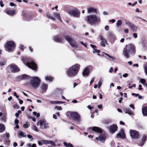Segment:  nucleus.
I'll return each instance as SVG.
<instances>
[{
	"label": "nucleus",
	"instance_id": "nucleus-60",
	"mask_svg": "<svg viewBox=\"0 0 147 147\" xmlns=\"http://www.w3.org/2000/svg\"><path fill=\"white\" fill-rule=\"evenodd\" d=\"M129 107L132 108L133 109H135L134 105L132 104L130 105H129Z\"/></svg>",
	"mask_w": 147,
	"mask_h": 147
},
{
	"label": "nucleus",
	"instance_id": "nucleus-16",
	"mask_svg": "<svg viewBox=\"0 0 147 147\" xmlns=\"http://www.w3.org/2000/svg\"><path fill=\"white\" fill-rule=\"evenodd\" d=\"M106 138V136L105 134H100L98 138L96 137V139L97 140L104 141L105 140Z\"/></svg>",
	"mask_w": 147,
	"mask_h": 147
},
{
	"label": "nucleus",
	"instance_id": "nucleus-34",
	"mask_svg": "<svg viewBox=\"0 0 147 147\" xmlns=\"http://www.w3.org/2000/svg\"><path fill=\"white\" fill-rule=\"evenodd\" d=\"M141 83L144 85L147 86V84L145 80L144 79H141L140 80Z\"/></svg>",
	"mask_w": 147,
	"mask_h": 147
},
{
	"label": "nucleus",
	"instance_id": "nucleus-22",
	"mask_svg": "<svg viewBox=\"0 0 147 147\" xmlns=\"http://www.w3.org/2000/svg\"><path fill=\"white\" fill-rule=\"evenodd\" d=\"M124 112L126 113H127L130 115H134L133 113L129 109L125 108L124 110Z\"/></svg>",
	"mask_w": 147,
	"mask_h": 147
},
{
	"label": "nucleus",
	"instance_id": "nucleus-55",
	"mask_svg": "<svg viewBox=\"0 0 147 147\" xmlns=\"http://www.w3.org/2000/svg\"><path fill=\"white\" fill-rule=\"evenodd\" d=\"M80 43L82 45H84V47H87V45L86 44L84 43L83 42L81 41Z\"/></svg>",
	"mask_w": 147,
	"mask_h": 147
},
{
	"label": "nucleus",
	"instance_id": "nucleus-3",
	"mask_svg": "<svg viewBox=\"0 0 147 147\" xmlns=\"http://www.w3.org/2000/svg\"><path fill=\"white\" fill-rule=\"evenodd\" d=\"M87 22L89 24H94L100 21V18L95 15H90L87 16Z\"/></svg>",
	"mask_w": 147,
	"mask_h": 147
},
{
	"label": "nucleus",
	"instance_id": "nucleus-45",
	"mask_svg": "<svg viewBox=\"0 0 147 147\" xmlns=\"http://www.w3.org/2000/svg\"><path fill=\"white\" fill-rule=\"evenodd\" d=\"M132 30H133V32H134L137 29V28L134 25L133 26V27L132 28H131Z\"/></svg>",
	"mask_w": 147,
	"mask_h": 147
},
{
	"label": "nucleus",
	"instance_id": "nucleus-47",
	"mask_svg": "<svg viewBox=\"0 0 147 147\" xmlns=\"http://www.w3.org/2000/svg\"><path fill=\"white\" fill-rule=\"evenodd\" d=\"M33 129L36 131H37V132H38V130L37 128V127H36V126L35 125H34V127H33Z\"/></svg>",
	"mask_w": 147,
	"mask_h": 147
},
{
	"label": "nucleus",
	"instance_id": "nucleus-63",
	"mask_svg": "<svg viewBox=\"0 0 147 147\" xmlns=\"http://www.w3.org/2000/svg\"><path fill=\"white\" fill-rule=\"evenodd\" d=\"M67 147H73V145L70 143H68V146Z\"/></svg>",
	"mask_w": 147,
	"mask_h": 147
},
{
	"label": "nucleus",
	"instance_id": "nucleus-8",
	"mask_svg": "<svg viewBox=\"0 0 147 147\" xmlns=\"http://www.w3.org/2000/svg\"><path fill=\"white\" fill-rule=\"evenodd\" d=\"M7 69L9 72H15L19 71V69L17 67L13 64L8 66Z\"/></svg>",
	"mask_w": 147,
	"mask_h": 147
},
{
	"label": "nucleus",
	"instance_id": "nucleus-26",
	"mask_svg": "<svg viewBox=\"0 0 147 147\" xmlns=\"http://www.w3.org/2000/svg\"><path fill=\"white\" fill-rule=\"evenodd\" d=\"M142 113L144 116H147V107H144L142 109Z\"/></svg>",
	"mask_w": 147,
	"mask_h": 147
},
{
	"label": "nucleus",
	"instance_id": "nucleus-32",
	"mask_svg": "<svg viewBox=\"0 0 147 147\" xmlns=\"http://www.w3.org/2000/svg\"><path fill=\"white\" fill-rule=\"evenodd\" d=\"M107 42V41H101L100 42V45L103 47H105V43Z\"/></svg>",
	"mask_w": 147,
	"mask_h": 147
},
{
	"label": "nucleus",
	"instance_id": "nucleus-29",
	"mask_svg": "<svg viewBox=\"0 0 147 147\" xmlns=\"http://www.w3.org/2000/svg\"><path fill=\"white\" fill-rule=\"evenodd\" d=\"M46 80L49 81H52L53 80V78L51 77L50 76H47L45 77Z\"/></svg>",
	"mask_w": 147,
	"mask_h": 147
},
{
	"label": "nucleus",
	"instance_id": "nucleus-30",
	"mask_svg": "<svg viewBox=\"0 0 147 147\" xmlns=\"http://www.w3.org/2000/svg\"><path fill=\"white\" fill-rule=\"evenodd\" d=\"M99 38L101 41H107L106 39L103 36L101 35H99Z\"/></svg>",
	"mask_w": 147,
	"mask_h": 147
},
{
	"label": "nucleus",
	"instance_id": "nucleus-51",
	"mask_svg": "<svg viewBox=\"0 0 147 147\" xmlns=\"http://www.w3.org/2000/svg\"><path fill=\"white\" fill-rule=\"evenodd\" d=\"M133 36L135 38H136L137 37V34L136 33H134Z\"/></svg>",
	"mask_w": 147,
	"mask_h": 147
},
{
	"label": "nucleus",
	"instance_id": "nucleus-36",
	"mask_svg": "<svg viewBox=\"0 0 147 147\" xmlns=\"http://www.w3.org/2000/svg\"><path fill=\"white\" fill-rule=\"evenodd\" d=\"M93 52L94 53L95 52H96V53H98V55L99 56L100 55L99 54V53L100 52V51L99 50H98L96 49H95V48H94L93 49Z\"/></svg>",
	"mask_w": 147,
	"mask_h": 147
},
{
	"label": "nucleus",
	"instance_id": "nucleus-56",
	"mask_svg": "<svg viewBox=\"0 0 147 147\" xmlns=\"http://www.w3.org/2000/svg\"><path fill=\"white\" fill-rule=\"evenodd\" d=\"M135 86H136V85H135V84H134L132 85L131 86H129V88L131 89V88H132V87H135Z\"/></svg>",
	"mask_w": 147,
	"mask_h": 147
},
{
	"label": "nucleus",
	"instance_id": "nucleus-24",
	"mask_svg": "<svg viewBox=\"0 0 147 147\" xmlns=\"http://www.w3.org/2000/svg\"><path fill=\"white\" fill-rule=\"evenodd\" d=\"M108 36L110 39H115L116 38L115 36L111 32H109Z\"/></svg>",
	"mask_w": 147,
	"mask_h": 147
},
{
	"label": "nucleus",
	"instance_id": "nucleus-58",
	"mask_svg": "<svg viewBox=\"0 0 147 147\" xmlns=\"http://www.w3.org/2000/svg\"><path fill=\"white\" fill-rule=\"evenodd\" d=\"M0 5L1 7H3L4 6V4H3V1H0Z\"/></svg>",
	"mask_w": 147,
	"mask_h": 147
},
{
	"label": "nucleus",
	"instance_id": "nucleus-18",
	"mask_svg": "<svg viewBox=\"0 0 147 147\" xmlns=\"http://www.w3.org/2000/svg\"><path fill=\"white\" fill-rule=\"evenodd\" d=\"M54 16L59 20L60 22H62V20L61 19L60 14L56 12L54 13H53Z\"/></svg>",
	"mask_w": 147,
	"mask_h": 147
},
{
	"label": "nucleus",
	"instance_id": "nucleus-44",
	"mask_svg": "<svg viewBox=\"0 0 147 147\" xmlns=\"http://www.w3.org/2000/svg\"><path fill=\"white\" fill-rule=\"evenodd\" d=\"M42 142L43 144H48V140H43L41 141Z\"/></svg>",
	"mask_w": 147,
	"mask_h": 147
},
{
	"label": "nucleus",
	"instance_id": "nucleus-12",
	"mask_svg": "<svg viewBox=\"0 0 147 147\" xmlns=\"http://www.w3.org/2000/svg\"><path fill=\"white\" fill-rule=\"evenodd\" d=\"M129 133L132 138L135 139H137L138 138L139 134L137 131L131 129L129 130Z\"/></svg>",
	"mask_w": 147,
	"mask_h": 147
},
{
	"label": "nucleus",
	"instance_id": "nucleus-1",
	"mask_svg": "<svg viewBox=\"0 0 147 147\" xmlns=\"http://www.w3.org/2000/svg\"><path fill=\"white\" fill-rule=\"evenodd\" d=\"M135 53V47L132 44L125 45L122 50L123 55L126 58H129L132 53L134 55Z\"/></svg>",
	"mask_w": 147,
	"mask_h": 147
},
{
	"label": "nucleus",
	"instance_id": "nucleus-64",
	"mask_svg": "<svg viewBox=\"0 0 147 147\" xmlns=\"http://www.w3.org/2000/svg\"><path fill=\"white\" fill-rule=\"evenodd\" d=\"M113 67H111L110 68V69L109 70V72L110 73H111L113 71Z\"/></svg>",
	"mask_w": 147,
	"mask_h": 147
},
{
	"label": "nucleus",
	"instance_id": "nucleus-38",
	"mask_svg": "<svg viewBox=\"0 0 147 147\" xmlns=\"http://www.w3.org/2000/svg\"><path fill=\"white\" fill-rule=\"evenodd\" d=\"M33 114L34 116H36L37 117H39L40 116V114L39 113H37L36 112H33Z\"/></svg>",
	"mask_w": 147,
	"mask_h": 147
},
{
	"label": "nucleus",
	"instance_id": "nucleus-33",
	"mask_svg": "<svg viewBox=\"0 0 147 147\" xmlns=\"http://www.w3.org/2000/svg\"><path fill=\"white\" fill-rule=\"evenodd\" d=\"M48 144H50L53 146H55V143L52 141L48 140Z\"/></svg>",
	"mask_w": 147,
	"mask_h": 147
},
{
	"label": "nucleus",
	"instance_id": "nucleus-28",
	"mask_svg": "<svg viewBox=\"0 0 147 147\" xmlns=\"http://www.w3.org/2000/svg\"><path fill=\"white\" fill-rule=\"evenodd\" d=\"M21 78L23 79H29L30 77L27 75L24 74L21 76Z\"/></svg>",
	"mask_w": 147,
	"mask_h": 147
},
{
	"label": "nucleus",
	"instance_id": "nucleus-5",
	"mask_svg": "<svg viewBox=\"0 0 147 147\" xmlns=\"http://www.w3.org/2000/svg\"><path fill=\"white\" fill-rule=\"evenodd\" d=\"M40 81L38 77H33L31 79L30 83L34 88H36L39 86L40 83Z\"/></svg>",
	"mask_w": 147,
	"mask_h": 147
},
{
	"label": "nucleus",
	"instance_id": "nucleus-25",
	"mask_svg": "<svg viewBox=\"0 0 147 147\" xmlns=\"http://www.w3.org/2000/svg\"><path fill=\"white\" fill-rule=\"evenodd\" d=\"M146 136L145 135H143L142 139V144L139 145L140 146H142L144 144V142L146 141Z\"/></svg>",
	"mask_w": 147,
	"mask_h": 147
},
{
	"label": "nucleus",
	"instance_id": "nucleus-31",
	"mask_svg": "<svg viewBox=\"0 0 147 147\" xmlns=\"http://www.w3.org/2000/svg\"><path fill=\"white\" fill-rule=\"evenodd\" d=\"M122 24V21L121 20H118L117 22L116 25L117 27L121 26Z\"/></svg>",
	"mask_w": 147,
	"mask_h": 147
},
{
	"label": "nucleus",
	"instance_id": "nucleus-14",
	"mask_svg": "<svg viewBox=\"0 0 147 147\" xmlns=\"http://www.w3.org/2000/svg\"><path fill=\"white\" fill-rule=\"evenodd\" d=\"M125 135L124 133V131L123 129H122L121 131L117 134V137L124 139L125 138Z\"/></svg>",
	"mask_w": 147,
	"mask_h": 147
},
{
	"label": "nucleus",
	"instance_id": "nucleus-41",
	"mask_svg": "<svg viewBox=\"0 0 147 147\" xmlns=\"http://www.w3.org/2000/svg\"><path fill=\"white\" fill-rule=\"evenodd\" d=\"M50 102L52 104H57L60 102L57 101H51Z\"/></svg>",
	"mask_w": 147,
	"mask_h": 147
},
{
	"label": "nucleus",
	"instance_id": "nucleus-53",
	"mask_svg": "<svg viewBox=\"0 0 147 147\" xmlns=\"http://www.w3.org/2000/svg\"><path fill=\"white\" fill-rule=\"evenodd\" d=\"M144 72L146 75L147 76V67H144Z\"/></svg>",
	"mask_w": 147,
	"mask_h": 147
},
{
	"label": "nucleus",
	"instance_id": "nucleus-39",
	"mask_svg": "<svg viewBox=\"0 0 147 147\" xmlns=\"http://www.w3.org/2000/svg\"><path fill=\"white\" fill-rule=\"evenodd\" d=\"M29 126V122H27L23 126L25 128H27Z\"/></svg>",
	"mask_w": 147,
	"mask_h": 147
},
{
	"label": "nucleus",
	"instance_id": "nucleus-49",
	"mask_svg": "<svg viewBox=\"0 0 147 147\" xmlns=\"http://www.w3.org/2000/svg\"><path fill=\"white\" fill-rule=\"evenodd\" d=\"M94 78L93 77V78L91 80V81L90 83V85H91V84L93 83V82H94Z\"/></svg>",
	"mask_w": 147,
	"mask_h": 147
},
{
	"label": "nucleus",
	"instance_id": "nucleus-17",
	"mask_svg": "<svg viewBox=\"0 0 147 147\" xmlns=\"http://www.w3.org/2000/svg\"><path fill=\"white\" fill-rule=\"evenodd\" d=\"M47 88V84L45 83L42 84L41 86V88L43 92H45L46 91Z\"/></svg>",
	"mask_w": 147,
	"mask_h": 147
},
{
	"label": "nucleus",
	"instance_id": "nucleus-48",
	"mask_svg": "<svg viewBox=\"0 0 147 147\" xmlns=\"http://www.w3.org/2000/svg\"><path fill=\"white\" fill-rule=\"evenodd\" d=\"M134 25L133 24L131 23V22H130V23L128 25V26L130 27V28H132Z\"/></svg>",
	"mask_w": 147,
	"mask_h": 147
},
{
	"label": "nucleus",
	"instance_id": "nucleus-40",
	"mask_svg": "<svg viewBox=\"0 0 147 147\" xmlns=\"http://www.w3.org/2000/svg\"><path fill=\"white\" fill-rule=\"evenodd\" d=\"M103 53L105 55H107L108 57H109V58H111V59H115V58L113 57H111L110 55H109V54H107V53H105V52H103Z\"/></svg>",
	"mask_w": 147,
	"mask_h": 147
},
{
	"label": "nucleus",
	"instance_id": "nucleus-43",
	"mask_svg": "<svg viewBox=\"0 0 147 147\" xmlns=\"http://www.w3.org/2000/svg\"><path fill=\"white\" fill-rule=\"evenodd\" d=\"M102 83V82L100 80L98 81V87L99 88L101 86Z\"/></svg>",
	"mask_w": 147,
	"mask_h": 147
},
{
	"label": "nucleus",
	"instance_id": "nucleus-20",
	"mask_svg": "<svg viewBox=\"0 0 147 147\" xmlns=\"http://www.w3.org/2000/svg\"><path fill=\"white\" fill-rule=\"evenodd\" d=\"M90 129L95 131L97 132L98 133H100L102 132V130L100 129L98 127H91Z\"/></svg>",
	"mask_w": 147,
	"mask_h": 147
},
{
	"label": "nucleus",
	"instance_id": "nucleus-21",
	"mask_svg": "<svg viewBox=\"0 0 147 147\" xmlns=\"http://www.w3.org/2000/svg\"><path fill=\"white\" fill-rule=\"evenodd\" d=\"M6 13L10 16H13L16 13V11L15 10H9L7 11Z\"/></svg>",
	"mask_w": 147,
	"mask_h": 147
},
{
	"label": "nucleus",
	"instance_id": "nucleus-35",
	"mask_svg": "<svg viewBox=\"0 0 147 147\" xmlns=\"http://www.w3.org/2000/svg\"><path fill=\"white\" fill-rule=\"evenodd\" d=\"M6 61L5 60H3L0 61V66H3L5 65Z\"/></svg>",
	"mask_w": 147,
	"mask_h": 147
},
{
	"label": "nucleus",
	"instance_id": "nucleus-52",
	"mask_svg": "<svg viewBox=\"0 0 147 147\" xmlns=\"http://www.w3.org/2000/svg\"><path fill=\"white\" fill-rule=\"evenodd\" d=\"M55 109H57L59 110H61L62 109V108L60 106H56Z\"/></svg>",
	"mask_w": 147,
	"mask_h": 147
},
{
	"label": "nucleus",
	"instance_id": "nucleus-61",
	"mask_svg": "<svg viewBox=\"0 0 147 147\" xmlns=\"http://www.w3.org/2000/svg\"><path fill=\"white\" fill-rule=\"evenodd\" d=\"M63 144L66 147L68 146V143H67L66 142H64L63 143Z\"/></svg>",
	"mask_w": 147,
	"mask_h": 147
},
{
	"label": "nucleus",
	"instance_id": "nucleus-19",
	"mask_svg": "<svg viewBox=\"0 0 147 147\" xmlns=\"http://www.w3.org/2000/svg\"><path fill=\"white\" fill-rule=\"evenodd\" d=\"M87 11L88 13H90L92 12L96 13L97 10L94 7H90L87 9Z\"/></svg>",
	"mask_w": 147,
	"mask_h": 147
},
{
	"label": "nucleus",
	"instance_id": "nucleus-9",
	"mask_svg": "<svg viewBox=\"0 0 147 147\" xmlns=\"http://www.w3.org/2000/svg\"><path fill=\"white\" fill-rule=\"evenodd\" d=\"M67 13L71 16L76 18H78L80 16V12L76 9H71L67 11Z\"/></svg>",
	"mask_w": 147,
	"mask_h": 147
},
{
	"label": "nucleus",
	"instance_id": "nucleus-42",
	"mask_svg": "<svg viewBox=\"0 0 147 147\" xmlns=\"http://www.w3.org/2000/svg\"><path fill=\"white\" fill-rule=\"evenodd\" d=\"M19 135L21 136H22L24 137H25L26 136V135H24V133H23L21 131H19Z\"/></svg>",
	"mask_w": 147,
	"mask_h": 147
},
{
	"label": "nucleus",
	"instance_id": "nucleus-4",
	"mask_svg": "<svg viewBox=\"0 0 147 147\" xmlns=\"http://www.w3.org/2000/svg\"><path fill=\"white\" fill-rule=\"evenodd\" d=\"M22 60L24 64L32 69L36 70V69L37 68L36 64L33 62H27V59L26 58L23 57L22 58Z\"/></svg>",
	"mask_w": 147,
	"mask_h": 147
},
{
	"label": "nucleus",
	"instance_id": "nucleus-2",
	"mask_svg": "<svg viewBox=\"0 0 147 147\" xmlns=\"http://www.w3.org/2000/svg\"><path fill=\"white\" fill-rule=\"evenodd\" d=\"M80 67V65L76 64L70 67L67 71V76L70 77L76 76L77 74L78 69Z\"/></svg>",
	"mask_w": 147,
	"mask_h": 147
},
{
	"label": "nucleus",
	"instance_id": "nucleus-27",
	"mask_svg": "<svg viewBox=\"0 0 147 147\" xmlns=\"http://www.w3.org/2000/svg\"><path fill=\"white\" fill-rule=\"evenodd\" d=\"M54 40L55 42H61V38L58 36H55L54 37Z\"/></svg>",
	"mask_w": 147,
	"mask_h": 147
},
{
	"label": "nucleus",
	"instance_id": "nucleus-46",
	"mask_svg": "<svg viewBox=\"0 0 147 147\" xmlns=\"http://www.w3.org/2000/svg\"><path fill=\"white\" fill-rule=\"evenodd\" d=\"M13 108L15 109H18L19 108V107L18 105L17 104H15L13 105Z\"/></svg>",
	"mask_w": 147,
	"mask_h": 147
},
{
	"label": "nucleus",
	"instance_id": "nucleus-11",
	"mask_svg": "<svg viewBox=\"0 0 147 147\" xmlns=\"http://www.w3.org/2000/svg\"><path fill=\"white\" fill-rule=\"evenodd\" d=\"M92 69V67L91 66H88L85 68L83 71V75L84 77L88 76L90 72Z\"/></svg>",
	"mask_w": 147,
	"mask_h": 147
},
{
	"label": "nucleus",
	"instance_id": "nucleus-37",
	"mask_svg": "<svg viewBox=\"0 0 147 147\" xmlns=\"http://www.w3.org/2000/svg\"><path fill=\"white\" fill-rule=\"evenodd\" d=\"M47 17L49 18H50L52 20H53L55 21V19L53 17H51V16L50 15L49 13H47Z\"/></svg>",
	"mask_w": 147,
	"mask_h": 147
},
{
	"label": "nucleus",
	"instance_id": "nucleus-23",
	"mask_svg": "<svg viewBox=\"0 0 147 147\" xmlns=\"http://www.w3.org/2000/svg\"><path fill=\"white\" fill-rule=\"evenodd\" d=\"M5 129V127L4 125L0 123V133L4 131Z\"/></svg>",
	"mask_w": 147,
	"mask_h": 147
},
{
	"label": "nucleus",
	"instance_id": "nucleus-7",
	"mask_svg": "<svg viewBox=\"0 0 147 147\" xmlns=\"http://www.w3.org/2000/svg\"><path fill=\"white\" fill-rule=\"evenodd\" d=\"M65 37L72 47L77 48L78 47V44L73 38L68 36H66Z\"/></svg>",
	"mask_w": 147,
	"mask_h": 147
},
{
	"label": "nucleus",
	"instance_id": "nucleus-57",
	"mask_svg": "<svg viewBox=\"0 0 147 147\" xmlns=\"http://www.w3.org/2000/svg\"><path fill=\"white\" fill-rule=\"evenodd\" d=\"M128 76V74H125L123 75V76L124 78H125L127 77Z\"/></svg>",
	"mask_w": 147,
	"mask_h": 147
},
{
	"label": "nucleus",
	"instance_id": "nucleus-54",
	"mask_svg": "<svg viewBox=\"0 0 147 147\" xmlns=\"http://www.w3.org/2000/svg\"><path fill=\"white\" fill-rule=\"evenodd\" d=\"M19 121L17 119H16L15 120V123L16 124H17L18 123H19Z\"/></svg>",
	"mask_w": 147,
	"mask_h": 147
},
{
	"label": "nucleus",
	"instance_id": "nucleus-6",
	"mask_svg": "<svg viewBox=\"0 0 147 147\" xmlns=\"http://www.w3.org/2000/svg\"><path fill=\"white\" fill-rule=\"evenodd\" d=\"M67 115L69 118H73L76 122H78L80 121V117L79 115L76 112H68Z\"/></svg>",
	"mask_w": 147,
	"mask_h": 147
},
{
	"label": "nucleus",
	"instance_id": "nucleus-59",
	"mask_svg": "<svg viewBox=\"0 0 147 147\" xmlns=\"http://www.w3.org/2000/svg\"><path fill=\"white\" fill-rule=\"evenodd\" d=\"M10 5L11 6H16L15 4L13 2H11L10 3Z\"/></svg>",
	"mask_w": 147,
	"mask_h": 147
},
{
	"label": "nucleus",
	"instance_id": "nucleus-50",
	"mask_svg": "<svg viewBox=\"0 0 147 147\" xmlns=\"http://www.w3.org/2000/svg\"><path fill=\"white\" fill-rule=\"evenodd\" d=\"M27 136L28 138H29V139L32 138V140H32L33 138H32V136L31 135L28 134L27 135Z\"/></svg>",
	"mask_w": 147,
	"mask_h": 147
},
{
	"label": "nucleus",
	"instance_id": "nucleus-13",
	"mask_svg": "<svg viewBox=\"0 0 147 147\" xmlns=\"http://www.w3.org/2000/svg\"><path fill=\"white\" fill-rule=\"evenodd\" d=\"M6 47L8 50L9 51H11L13 49L15 48L14 42L13 41H9L8 42L6 45Z\"/></svg>",
	"mask_w": 147,
	"mask_h": 147
},
{
	"label": "nucleus",
	"instance_id": "nucleus-62",
	"mask_svg": "<svg viewBox=\"0 0 147 147\" xmlns=\"http://www.w3.org/2000/svg\"><path fill=\"white\" fill-rule=\"evenodd\" d=\"M87 108H88L89 109H91L93 108V107H92L90 105H89L87 106Z\"/></svg>",
	"mask_w": 147,
	"mask_h": 147
},
{
	"label": "nucleus",
	"instance_id": "nucleus-15",
	"mask_svg": "<svg viewBox=\"0 0 147 147\" xmlns=\"http://www.w3.org/2000/svg\"><path fill=\"white\" fill-rule=\"evenodd\" d=\"M117 127L116 125L113 124L110 126L109 128V131L111 133H114L117 129Z\"/></svg>",
	"mask_w": 147,
	"mask_h": 147
},
{
	"label": "nucleus",
	"instance_id": "nucleus-10",
	"mask_svg": "<svg viewBox=\"0 0 147 147\" xmlns=\"http://www.w3.org/2000/svg\"><path fill=\"white\" fill-rule=\"evenodd\" d=\"M37 125L39 126L40 128L41 129H44L48 127V125L46 123V121L42 119L40 120L37 123Z\"/></svg>",
	"mask_w": 147,
	"mask_h": 147
}]
</instances>
